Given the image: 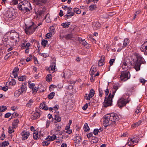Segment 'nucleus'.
I'll return each mask as SVG.
<instances>
[{
	"label": "nucleus",
	"instance_id": "f257e3e1",
	"mask_svg": "<svg viewBox=\"0 0 147 147\" xmlns=\"http://www.w3.org/2000/svg\"><path fill=\"white\" fill-rule=\"evenodd\" d=\"M18 8L24 13H30L32 10L30 3L26 1H24L20 3L18 5Z\"/></svg>",
	"mask_w": 147,
	"mask_h": 147
},
{
	"label": "nucleus",
	"instance_id": "f03ea898",
	"mask_svg": "<svg viewBox=\"0 0 147 147\" xmlns=\"http://www.w3.org/2000/svg\"><path fill=\"white\" fill-rule=\"evenodd\" d=\"M135 56L137 59V60L134 61L132 65L133 68L135 69L136 71L140 70L141 65L142 64H144L146 62L143 57L139 54L136 53Z\"/></svg>",
	"mask_w": 147,
	"mask_h": 147
},
{
	"label": "nucleus",
	"instance_id": "7ed1b4c3",
	"mask_svg": "<svg viewBox=\"0 0 147 147\" xmlns=\"http://www.w3.org/2000/svg\"><path fill=\"white\" fill-rule=\"evenodd\" d=\"M113 116V114H107L106 115L104 120V124L105 127L111 125L112 126H115V122L112 121V119Z\"/></svg>",
	"mask_w": 147,
	"mask_h": 147
},
{
	"label": "nucleus",
	"instance_id": "20e7f679",
	"mask_svg": "<svg viewBox=\"0 0 147 147\" xmlns=\"http://www.w3.org/2000/svg\"><path fill=\"white\" fill-rule=\"evenodd\" d=\"M31 23L32 24L30 26L26 25L25 31L26 34L28 35L32 34L35 31L37 27L33 22H31Z\"/></svg>",
	"mask_w": 147,
	"mask_h": 147
},
{
	"label": "nucleus",
	"instance_id": "39448f33",
	"mask_svg": "<svg viewBox=\"0 0 147 147\" xmlns=\"http://www.w3.org/2000/svg\"><path fill=\"white\" fill-rule=\"evenodd\" d=\"M115 94L114 92H113V94L111 95L110 94L108 97H105V101L103 102L104 106L105 107L111 105L112 102V98L113 97Z\"/></svg>",
	"mask_w": 147,
	"mask_h": 147
},
{
	"label": "nucleus",
	"instance_id": "423d86ee",
	"mask_svg": "<svg viewBox=\"0 0 147 147\" xmlns=\"http://www.w3.org/2000/svg\"><path fill=\"white\" fill-rule=\"evenodd\" d=\"M121 80L122 82H125L130 78V75L129 71H123L120 76Z\"/></svg>",
	"mask_w": 147,
	"mask_h": 147
},
{
	"label": "nucleus",
	"instance_id": "0eeeda50",
	"mask_svg": "<svg viewBox=\"0 0 147 147\" xmlns=\"http://www.w3.org/2000/svg\"><path fill=\"white\" fill-rule=\"evenodd\" d=\"M129 101V100H126L123 98H121L118 101L117 105L120 108H121L125 106L126 103H128Z\"/></svg>",
	"mask_w": 147,
	"mask_h": 147
},
{
	"label": "nucleus",
	"instance_id": "6e6552de",
	"mask_svg": "<svg viewBox=\"0 0 147 147\" xmlns=\"http://www.w3.org/2000/svg\"><path fill=\"white\" fill-rule=\"evenodd\" d=\"M30 45V44L29 42L26 43L25 42L24 43H22L21 45V48L22 49H26L25 50V52L26 53H28L29 52V47Z\"/></svg>",
	"mask_w": 147,
	"mask_h": 147
},
{
	"label": "nucleus",
	"instance_id": "1a4fd4ad",
	"mask_svg": "<svg viewBox=\"0 0 147 147\" xmlns=\"http://www.w3.org/2000/svg\"><path fill=\"white\" fill-rule=\"evenodd\" d=\"M35 3L39 7L44 6L46 3L47 0H34Z\"/></svg>",
	"mask_w": 147,
	"mask_h": 147
},
{
	"label": "nucleus",
	"instance_id": "9d476101",
	"mask_svg": "<svg viewBox=\"0 0 147 147\" xmlns=\"http://www.w3.org/2000/svg\"><path fill=\"white\" fill-rule=\"evenodd\" d=\"M11 38L14 40L17 41L18 40H19V35L16 32H12L11 33Z\"/></svg>",
	"mask_w": 147,
	"mask_h": 147
},
{
	"label": "nucleus",
	"instance_id": "9b49d317",
	"mask_svg": "<svg viewBox=\"0 0 147 147\" xmlns=\"http://www.w3.org/2000/svg\"><path fill=\"white\" fill-rule=\"evenodd\" d=\"M40 8V9H39V10L37 11V15L38 16H40L42 14H44L45 13L46 9L45 8L44 6L39 7Z\"/></svg>",
	"mask_w": 147,
	"mask_h": 147
},
{
	"label": "nucleus",
	"instance_id": "f8f14e48",
	"mask_svg": "<svg viewBox=\"0 0 147 147\" xmlns=\"http://www.w3.org/2000/svg\"><path fill=\"white\" fill-rule=\"evenodd\" d=\"M22 136V139L23 140L26 139L30 135V133L28 131H23L21 133Z\"/></svg>",
	"mask_w": 147,
	"mask_h": 147
},
{
	"label": "nucleus",
	"instance_id": "ddd939ff",
	"mask_svg": "<svg viewBox=\"0 0 147 147\" xmlns=\"http://www.w3.org/2000/svg\"><path fill=\"white\" fill-rule=\"evenodd\" d=\"M138 140L136 138H134L133 139L129 138L128 140L127 144L129 145H130L138 142Z\"/></svg>",
	"mask_w": 147,
	"mask_h": 147
},
{
	"label": "nucleus",
	"instance_id": "4468645a",
	"mask_svg": "<svg viewBox=\"0 0 147 147\" xmlns=\"http://www.w3.org/2000/svg\"><path fill=\"white\" fill-rule=\"evenodd\" d=\"M110 114H113V118L112 119V121H114L115 122V126L116 125V121L119 120V118L118 115L116 113H112Z\"/></svg>",
	"mask_w": 147,
	"mask_h": 147
},
{
	"label": "nucleus",
	"instance_id": "2eb2a0df",
	"mask_svg": "<svg viewBox=\"0 0 147 147\" xmlns=\"http://www.w3.org/2000/svg\"><path fill=\"white\" fill-rule=\"evenodd\" d=\"M129 40L128 38H125L124 40V42L123 44V46L121 48L117 50L118 52H119L123 48L125 47H126L129 44Z\"/></svg>",
	"mask_w": 147,
	"mask_h": 147
},
{
	"label": "nucleus",
	"instance_id": "dca6fc26",
	"mask_svg": "<svg viewBox=\"0 0 147 147\" xmlns=\"http://www.w3.org/2000/svg\"><path fill=\"white\" fill-rule=\"evenodd\" d=\"M63 38L66 40L73 39V38H75V36L73 34L71 33L64 36Z\"/></svg>",
	"mask_w": 147,
	"mask_h": 147
},
{
	"label": "nucleus",
	"instance_id": "f3484780",
	"mask_svg": "<svg viewBox=\"0 0 147 147\" xmlns=\"http://www.w3.org/2000/svg\"><path fill=\"white\" fill-rule=\"evenodd\" d=\"M43 136V135L40 134L39 135V137H38V132L37 131H35L33 133V138L34 139L37 140L39 138L42 140H43V139H42L41 136Z\"/></svg>",
	"mask_w": 147,
	"mask_h": 147
},
{
	"label": "nucleus",
	"instance_id": "a211bd4d",
	"mask_svg": "<svg viewBox=\"0 0 147 147\" xmlns=\"http://www.w3.org/2000/svg\"><path fill=\"white\" fill-rule=\"evenodd\" d=\"M92 26L94 29H96L100 28L101 24L98 22H95L93 23Z\"/></svg>",
	"mask_w": 147,
	"mask_h": 147
},
{
	"label": "nucleus",
	"instance_id": "6ab92c4d",
	"mask_svg": "<svg viewBox=\"0 0 147 147\" xmlns=\"http://www.w3.org/2000/svg\"><path fill=\"white\" fill-rule=\"evenodd\" d=\"M27 89L26 86V85H22L21 86L20 88L18 90L21 94L23 93L24 92H25Z\"/></svg>",
	"mask_w": 147,
	"mask_h": 147
},
{
	"label": "nucleus",
	"instance_id": "aec40b11",
	"mask_svg": "<svg viewBox=\"0 0 147 147\" xmlns=\"http://www.w3.org/2000/svg\"><path fill=\"white\" fill-rule=\"evenodd\" d=\"M14 14L15 13L13 11H8L7 14V16L9 18H14L15 17Z\"/></svg>",
	"mask_w": 147,
	"mask_h": 147
},
{
	"label": "nucleus",
	"instance_id": "412c9836",
	"mask_svg": "<svg viewBox=\"0 0 147 147\" xmlns=\"http://www.w3.org/2000/svg\"><path fill=\"white\" fill-rule=\"evenodd\" d=\"M40 116V113L38 112H36L31 115V117L32 119L34 120L38 118Z\"/></svg>",
	"mask_w": 147,
	"mask_h": 147
},
{
	"label": "nucleus",
	"instance_id": "4be33fe9",
	"mask_svg": "<svg viewBox=\"0 0 147 147\" xmlns=\"http://www.w3.org/2000/svg\"><path fill=\"white\" fill-rule=\"evenodd\" d=\"M19 122V120L18 119H16L13 121L12 123V125L14 127L16 128L18 126Z\"/></svg>",
	"mask_w": 147,
	"mask_h": 147
},
{
	"label": "nucleus",
	"instance_id": "5701e85b",
	"mask_svg": "<svg viewBox=\"0 0 147 147\" xmlns=\"http://www.w3.org/2000/svg\"><path fill=\"white\" fill-rule=\"evenodd\" d=\"M105 56H102L100 59L99 60L98 64L99 66H101L104 65V61L105 60Z\"/></svg>",
	"mask_w": 147,
	"mask_h": 147
},
{
	"label": "nucleus",
	"instance_id": "b1692460",
	"mask_svg": "<svg viewBox=\"0 0 147 147\" xmlns=\"http://www.w3.org/2000/svg\"><path fill=\"white\" fill-rule=\"evenodd\" d=\"M56 136L55 135H53L52 136H48L47 137L45 138V139L49 141H52L55 140L56 138Z\"/></svg>",
	"mask_w": 147,
	"mask_h": 147
},
{
	"label": "nucleus",
	"instance_id": "393cba45",
	"mask_svg": "<svg viewBox=\"0 0 147 147\" xmlns=\"http://www.w3.org/2000/svg\"><path fill=\"white\" fill-rule=\"evenodd\" d=\"M122 63L123 65L129 66V65L130 64L129 60L127 59H125L123 60Z\"/></svg>",
	"mask_w": 147,
	"mask_h": 147
},
{
	"label": "nucleus",
	"instance_id": "a878e982",
	"mask_svg": "<svg viewBox=\"0 0 147 147\" xmlns=\"http://www.w3.org/2000/svg\"><path fill=\"white\" fill-rule=\"evenodd\" d=\"M84 129L85 131L88 132L89 131L90 128L87 123H85L84 124Z\"/></svg>",
	"mask_w": 147,
	"mask_h": 147
},
{
	"label": "nucleus",
	"instance_id": "bb28decb",
	"mask_svg": "<svg viewBox=\"0 0 147 147\" xmlns=\"http://www.w3.org/2000/svg\"><path fill=\"white\" fill-rule=\"evenodd\" d=\"M70 23L68 22L65 23H62L61 24V26L64 28H68L69 27V26L70 25Z\"/></svg>",
	"mask_w": 147,
	"mask_h": 147
},
{
	"label": "nucleus",
	"instance_id": "cd10ccee",
	"mask_svg": "<svg viewBox=\"0 0 147 147\" xmlns=\"http://www.w3.org/2000/svg\"><path fill=\"white\" fill-rule=\"evenodd\" d=\"M16 128V127H14L13 126L12 127L10 126L9 127L8 129V132L9 134H11L14 131V129Z\"/></svg>",
	"mask_w": 147,
	"mask_h": 147
},
{
	"label": "nucleus",
	"instance_id": "c85d7f7f",
	"mask_svg": "<svg viewBox=\"0 0 147 147\" xmlns=\"http://www.w3.org/2000/svg\"><path fill=\"white\" fill-rule=\"evenodd\" d=\"M55 95L54 92H52L48 95V98L49 99H52Z\"/></svg>",
	"mask_w": 147,
	"mask_h": 147
},
{
	"label": "nucleus",
	"instance_id": "c756f323",
	"mask_svg": "<svg viewBox=\"0 0 147 147\" xmlns=\"http://www.w3.org/2000/svg\"><path fill=\"white\" fill-rule=\"evenodd\" d=\"M95 91L93 89H91L90 92V93L88 95L90 97L92 98L93 97Z\"/></svg>",
	"mask_w": 147,
	"mask_h": 147
},
{
	"label": "nucleus",
	"instance_id": "7c9ffc66",
	"mask_svg": "<svg viewBox=\"0 0 147 147\" xmlns=\"http://www.w3.org/2000/svg\"><path fill=\"white\" fill-rule=\"evenodd\" d=\"M54 119L58 122H60L61 120V117L58 115H55Z\"/></svg>",
	"mask_w": 147,
	"mask_h": 147
},
{
	"label": "nucleus",
	"instance_id": "2f4dec72",
	"mask_svg": "<svg viewBox=\"0 0 147 147\" xmlns=\"http://www.w3.org/2000/svg\"><path fill=\"white\" fill-rule=\"evenodd\" d=\"M46 80L48 82H50L52 79L51 75L50 74H49L47 75L46 78Z\"/></svg>",
	"mask_w": 147,
	"mask_h": 147
},
{
	"label": "nucleus",
	"instance_id": "473e14b6",
	"mask_svg": "<svg viewBox=\"0 0 147 147\" xmlns=\"http://www.w3.org/2000/svg\"><path fill=\"white\" fill-rule=\"evenodd\" d=\"M26 76H20L18 77V80L20 81H23L26 80Z\"/></svg>",
	"mask_w": 147,
	"mask_h": 147
},
{
	"label": "nucleus",
	"instance_id": "72a5a7b5",
	"mask_svg": "<svg viewBox=\"0 0 147 147\" xmlns=\"http://www.w3.org/2000/svg\"><path fill=\"white\" fill-rule=\"evenodd\" d=\"M73 10L75 13L77 14H80L81 12L80 10L78 8H75L73 9Z\"/></svg>",
	"mask_w": 147,
	"mask_h": 147
},
{
	"label": "nucleus",
	"instance_id": "f704fd0d",
	"mask_svg": "<svg viewBox=\"0 0 147 147\" xmlns=\"http://www.w3.org/2000/svg\"><path fill=\"white\" fill-rule=\"evenodd\" d=\"M98 138L96 137H92V142L93 143H96L98 142Z\"/></svg>",
	"mask_w": 147,
	"mask_h": 147
},
{
	"label": "nucleus",
	"instance_id": "c9c22d12",
	"mask_svg": "<svg viewBox=\"0 0 147 147\" xmlns=\"http://www.w3.org/2000/svg\"><path fill=\"white\" fill-rule=\"evenodd\" d=\"M33 101L32 99H30L28 101V102L26 104V106L28 107H30L32 105V104L33 103Z\"/></svg>",
	"mask_w": 147,
	"mask_h": 147
},
{
	"label": "nucleus",
	"instance_id": "e433bc0d",
	"mask_svg": "<svg viewBox=\"0 0 147 147\" xmlns=\"http://www.w3.org/2000/svg\"><path fill=\"white\" fill-rule=\"evenodd\" d=\"M16 83L15 80L13 79L9 82V84L11 86H13L16 84Z\"/></svg>",
	"mask_w": 147,
	"mask_h": 147
},
{
	"label": "nucleus",
	"instance_id": "4c0bfd02",
	"mask_svg": "<svg viewBox=\"0 0 147 147\" xmlns=\"http://www.w3.org/2000/svg\"><path fill=\"white\" fill-rule=\"evenodd\" d=\"M92 67L91 68L90 71V74L91 76V77L92 76H93V75L94 74V73L96 72V69H92Z\"/></svg>",
	"mask_w": 147,
	"mask_h": 147
},
{
	"label": "nucleus",
	"instance_id": "58836bf2",
	"mask_svg": "<svg viewBox=\"0 0 147 147\" xmlns=\"http://www.w3.org/2000/svg\"><path fill=\"white\" fill-rule=\"evenodd\" d=\"M96 8V6L94 5H91L89 7V10L91 11L95 9Z\"/></svg>",
	"mask_w": 147,
	"mask_h": 147
},
{
	"label": "nucleus",
	"instance_id": "ea45409f",
	"mask_svg": "<svg viewBox=\"0 0 147 147\" xmlns=\"http://www.w3.org/2000/svg\"><path fill=\"white\" fill-rule=\"evenodd\" d=\"M76 143H80L82 141V139L80 136H78L76 138Z\"/></svg>",
	"mask_w": 147,
	"mask_h": 147
},
{
	"label": "nucleus",
	"instance_id": "a19ab883",
	"mask_svg": "<svg viewBox=\"0 0 147 147\" xmlns=\"http://www.w3.org/2000/svg\"><path fill=\"white\" fill-rule=\"evenodd\" d=\"M47 42L48 41L47 40L43 39L42 41L41 44L42 45L44 46V47H46Z\"/></svg>",
	"mask_w": 147,
	"mask_h": 147
},
{
	"label": "nucleus",
	"instance_id": "79ce46f5",
	"mask_svg": "<svg viewBox=\"0 0 147 147\" xmlns=\"http://www.w3.org/2000/svg\"><path fill=\"white\" fill-rule=\"evenodd\" d=\"M55 65V63H53L52 64L50 65L49 68L52 70H55V67H56Z\"/></svg>",
	"mask_w": 147,
	"mask_h": 147
},
{
	"label": "nucleus",
	"instance_id": "37998d69",
	"mask_svg": "<svg viewBox=\"0 0 147 147\" xmlns=\"http://www.w3.org/2000/svg\"><path fill=\"white\" fill-rule=\"evenodd\" d=\"M18 3V0H13L11 1L10 4L12 5H14L17 4Z\"/></svg>",
	"mask_w": 147,
	"mask_h": 147
},
{
	"label": "nucleus",
	"instance_id": "c03bdc74",
	"mask_svg": "<svg viewBox=\"0 0 147 147\" xmlns=\"http://www.w3.org/2000/svg\"><path fill=\"white\" fill-rule=\"evenodd\" d=\"M7 108L5 106H2L0 108V112H3L6 110Z\"/></svg>",
	"mask_w": 147,
	"mask_h": 147
},
{
	"label": "nucleus",
	"instance_id": "a18cd8bd",
	"mask_svg": "<svg viewBox=\"0 0 147 147\" xmlns=\"http://www.w3.org/2000/svg\"><path fill=\"white\" fill-rule=\"evenodd\" d=\"M141 123V120H139L138 122L134 124L133 125H132V127H135L138 126L139 125H140Z\"/></svg>",
	"mask_w": 147,
	"mask_h": 147
},
{
	"label": "nucleus",
	"instance_id": "49530a36",
	"mask_svg": "<svg viewBox=\"0 0 147 147\" xmlns=\"http://www.w3.org/2000/svg\"><path fill=\"white\" fill-rule=\"evenodd\" d=\"M52 34L50 32H49L47 34L46 36H45L46 39H49L52 36Z\"/></svg>",
	"mask_w": 147,
	"mask_h": 147
},
{
	"label": "nucleus",
	"instance_id": "de8ad7c7",
	"mask_svg": "<svg viewBox=\"0 0 147 147\" xmlns=\"http://www.w3.org/2000/svg\"><path fill=\"white\" fill-rule=\"evenodd\" d=\"M9 144V143L8 142L5 141L3 142L1 144V145L2 146L5 147L6 146H8Z\"/></svg>",
	"mask_w": 147,
	"mask_h": 147
},
{
	"label": "nucleus",
	"instance_id": "09e8293b",
	"mask_svg": "<svg viewBox=\"0 0 147 147\" xmlns=\"http://www.w3.org/2000/svg\"><path fill=\"white\" fill-rule=\"evenodd\" d=\"M15 53V55H18V53L16 51H14V52H11L8 53H7V56L9 57L11 56V53Z\"/></svg>",
	"mask_w": 147,
	"mask_h": 147
},
{
	"label": "nucleus",
	"instance_id": "8fccbe9b",
	"mask_svg": "<svg viewBox=\"0 0 147 147\" xmlns=\"http://www.w3.org/2000/svg\"><path fill=\"white\" fill-rule=\"evenodd\" d=\"M49 31L52 34H54V32L55 30L54 27L53 26H51L50 28Z\"/></svg>",
	"mask_w": 147,
	"mask_h": 147
},
{
	"label": "nucleus",
	"instance_id": "3c124183",
	"mask_svg": "<svg viewBox=\"0 0 147 147\" xmlns=\"http://www.w3.org/2000/svg\"><path fill=\"white\" fill-rule=\"evenodd\" d=\"M99 132V130L97 129H94L93 133L96 136L98 134Z\"/></svg>",
	"mask_w": 147,
	"mask_h": 147
},
{
	"label": "nucleus",
	"instance_id": "603ef678",
	"mask_svg": "<svg viewBox=\"0 0 147 147\" xmlns=\"http://www.w3.org/2000/svg\"><path fill=\"white\" fill-rule=\"evenodd\" d=\"M21 94L20 93L18 90L16 91L14 93V96L16 97L19 96Z\"/></svg>",
	"mask_w": 147,
	"mask_h": 147
},
{
	"label": "nucleus",
	"instance_id": "864d4df0",
	"mask_svg": "<svg viewBox=\"0 0 147 147\" xmlns=\"http://www.w3.org/2000/svg\"><path fill=\"white\" fill-rule=\"evenodd\" d=\"M84 97L85 98V99L87 100H90V98H92L91 97H90V96H89L88 94H85Z\"/></svg>",
	"mask_w": 147,
	"mask_h": 147
},
{
	"label": "nucleus",
	"instance_id": "5fc2aeb1",
	"mask_svg": "<svg viewBox=\"0 0 147 147\" xmlns=\"http://www.w3.org/2000/svg\"><path fill=\"white\" fill-rule=\"evenodd\" d=\"M45 105L46 104L44 102L41 103L39 106L40 108V109H43Z\"/></svg>",
	"mask_w": 147,
	"mask_h": 147
},
{
	"label": "nucleus",
	"instance_id": "6e6d98bb",
	"mask_svg": "<svg viewBox=\"0 0 147 147\" xmlns=\"http://www.w3.org/2000/svg\"><path fill=\"white\" fill-rule=\"evenodd\" d=\"M42 145L43 146H48L49 144L50 143L49 142L47 141H44L42 142Z\"/></svg>",
	"mask_w": 147,
	"mask_h": 147
},
{
	"label": "nucleus",
	"instance_id": "4d7b16f0",
	"mask_svg": "<svg viewBox=\"0 0 147 147\" xmlns=\"http://www.w3.org/2000/svg\"><path fill=\"white\" fill-rule=\"evenodd\" d=\"M141 111V110L140 109V107H138L135 111V113H136L138 114L140 113Z\"/></svg>",
	"mask_w": 147,
	"mask_h": 147
},
{
	"label": "nucleus",
	"instance_id": "13d9d810",
	"mask_svg": "<svg viewBox=\"0 0 147 147\" xmlns=\"http://www.w3.org/2000/svg\"><path fill=\"white\" fill-rule=\"evenodd\" d=\"M139 81L142 83V84H144L146 82L145 80L142 78H140L139 79Z\"/></svg>",
	"mask_w": 147,
	"mask_h": 147
},
{
	"label": "nucleus",
	"instance_id": "bf43d9fd",
	"mask_svg": "<svg viewBox=\"0 0 147 147\" xmlns=\"http://www.w3.org/2000/svg\"><path fill=\"white\" fill-rule=\"evenodd\" d=\"M115 59H111L110 60L109 63L110 66H111L113 65V63L115 62Z\"/></svg>",
	"mask_w": 147,
	"mask_h": 147
},
{
	"label": "nucleus",
	"instance_id": "052dcab7",
	"mask_svg": "<svg viewBox=\"0 0 147 147\" xmlns=\"http://www.w3.org/2000/svg\"><path fill=\"white\" fill-rule=\"evenodd\" d=\"M38 90V89L35 86L32 89V92L35 93L37 92Z\"/></svg>",
	"mask_w": 147,
	"mask_h": 147
},
{
	"label": "nucleus",
	"instance_id": "680f3d73",
	"mask_svg": "<svg viewBox=\"0 0 147 147\" xmlns=\"http://www.w3.org/2000/svg\"><path fill=\"white\" fill-rule=\"evenodd\" d=\"M122 68L125 71H126V70H127L128 69V66H125L124 65H123Z\"/></svg>",
	"mask_w": 147,
	"mask_h": 147
},
{
	"label": "nucleus",
	"instance_id": "e2e57ef3",
	"mask_svg": "<svg viewBox=\"0 0 147 147\" xmlns=\"http://www.w3.org/2000/svg\"><path fill=\"white\" fill-rule=\"evenodd\" d=\"M93 136V134L92 133H89L87 134V137L88 138H90L91 137H92H92Z\"/></svg>",
	"mask_w": 147,
	"mask_h": 147
},
{
	"label": "nucleus",
	"instance_id": "0e129e2a",
	"mask_svg": "<svg viewBox=\"0 0 147 147\" xmlns=\"http://www.w3.org/2000/svg\"><path fill=\"white\" fill-rule=\"evenodd\" d=\"M67 14H70L71 13V11H72V8L71 7H68L67 8Z\"/></svg>",
	"mask_w": 147,
	"mask_h": 147
},
{
	"label": "nucleus",
	"instance_id": "69168bd1",
	"mask_svg": "<svg viewBox=\"0 0 147 147\" xmlns=\"http://www.w3.org/2000/svg\"><path fill=\"white\" fill-rule=\"evenodd\" d=\"M19 69L17 67H15L12 73H17V72L19 71Z\"/></svg>",
	"mask_w": 147,
	"mask_h": 147
},
{
	"label": "nucleus",
	"instance_id": "338daca9",
	"mask_svg": "<svg viewBox=\"0 0 147 147\" xmlns=\"http://www.w3.org/2000/svg\"><path fill=\"white\" fill-rule=\"evenodd\" d=\"M29 86L30 88L32 89L35 87V84L34 83H32L29 84Z\"/></svg>",
	"mask_w": 147,
	"mask_h": 147
},
{
	"label": "nucleus",
	"instance_id": "774afa93",
	"mask_svg": "<svg viewBox=\"0 0 147 147\" xmlns=\"http://www.w3.org/2000/svg\"><path fill=\"white\" fill-rule=\"evenodd\" d=\"M81 43L84 46H86L88 44V43L84 40H82Z\"/></svg>",
	"mask_w": 147,
	"mask_h": 147
}]
</instances>
